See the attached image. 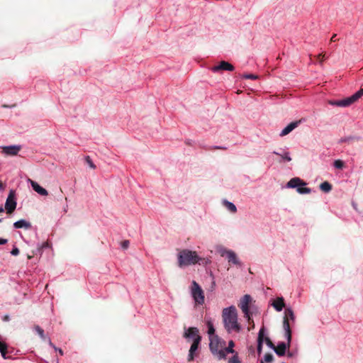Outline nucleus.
<instances>
[{
	"label": "nucleus",
	"mask_w": 363,
	"mask_h": 363,
	"mask_svg": "<svg viewBox=\"0 0 363 363\" xmlns=\"http://www.w3.org/2000/svg\"><path fill=\"white\" fill-rule=\"evenodd\" d=\"M223 203L225 207L228 208V210L230 211V212L235 213L237 211V207L233 203L228 201L227 200H224Z\"/></svg>",
	"instance_id": "26"
},
{
	"label": "nucleus",
	"mask_w": 363,
	"mask_h": 363,
	"mask_svg": "<svg viewBox=\"0 0 363 363\" xmlns=\"http://www.w3.org/2000/svg\"><path fill=\"white\" fill-rule=\"evenodd\" d=\"M251 299L252 298H251L250 295L245 294L242 298L240 305H239L242 313H244V317L247 320H250V316H251V313L250 311V307H249V304L251 301Z\"/></svg>",
	"instance_id": "9"
},
{
	"label": "nucleus",
	"mask_w": 363,
	"mask_h": 363,
	"mask_svg": "<svg viewBox=\"0 0 363 363\" xmlns=\"http://www.w3.org/2000/svg\"><path fill=\"white\" fill-rule=\"evenodd\" d=\"M17 201L16 197V192L13 189H11L9 191L8 197L5 203V209L6 211V213L9 214L12 213L15 211Z\"/></svg>",
	"instance_id": "7"
},
{
	"label": "nucleus",
	"mask_w": 363,
	"mask_h": 363,
	"mask_svg": "<svg viewBox=\"0 0 363 363\" xmlns=\"http://www.w3.org/2000/svg\"><path fill=\"white\" fill-rule=\"evenodd\" d=\"M49 244L48 242H44L41 244H38V251L42 253L43 249L48 248Z\"/></svg>",
	"instance_id": "31"
},
{
	"label": "nucleus",
	"mask_w": 363,
	"mask_h": 363,
	"mask_svg": "<svg viewBox=\"0 0 363 363\" xmlns=\"http://www.w3.org/2000/svg\"><path fill=\"white\" fill-rule=\"evenodd\" d=\"M11 254L13 256H17L19 254V249L14 245L11 251Z\"/></svg>",
	"instance_id": "37"
},
{
	"label": "nucleus",
	"mask_w": 363,
	"mask_h": 363,
	"mask_svg": "<svg viewBox=\"0 0 363 363\" xmlns=\"http://www.w3.org/2000/svg\"><path fill=\"white\" fill-rule=\"evenodd\" d=\"M235 67L233 65L230 64L226 61H222L218 65L214 66L212 68L213 72H217L220 70L233 71Z\"/></svg>",
	"instance_id": "14"
},
{
	"label": "nucleus",
	"mask_w": 363,
	"mask_h": 363,
	"mask_svg": "<svg viewBox=\"0 0 363 363\" xmlns=\"http://www.w3.org/2000/svg\"><path fill=\"white\" fill-rule=\"evenodd\" d=\"M272 153L274 155L280 156V160H279V162L280 163L291 161L290 152L287 150H283V151L281 152L274 150Z\"/></svg>",
	"instance_id": "15"
},
{
	"label": "nucleus",
	"mask_w": 363,
	"mask_h": 363,
	"mask_svg": "<svg viewBox=\"0 0 363 363\" xmlns=\"http://www.w3.org/2000/svg\"><path fill=\"white\" fill-rule=\"evenodd\" d=\"M201 342H199V339L197 338L196 341H194L190 347L189 354L187 356L188 362H191L194 359L195 357L197 356L196 352L199 350V345Z\"/></svg>",
	"instance_id": "13"
},
{
	"label": "nucleus",
	"mask_w": 363,
	"mask_h": 363,
	"mask_svg": "<svg viewBox=\"0 0 363 363\" xmlns=\"http://www.w3.org/2000/svg\"><path fill=\"white\" fill-rule=\"evenodd\" d=\"M8 242V240L5 238H0V245H5Z\"/></svg>",
	"instance_id": "46"
},
{
	"label": "nucleus",
	"mask_w": 363,
	"mask_h": 363,
	"mask_svg": "<svg viewBox=\"0 0 363 363\" xmlns=\"http://www.w3.org/2000/svg\"><path fill=\"white\" fill-rule=\"evenodd\" d=\"M4 211V208H3L2 206H0V213H2Z\"/></svg>",
	"instance_id": "49"
},
{
	"label": "nucleus",
	"mask_w": 363,
	"mask_h": 363,
	"mask_svg": "<svg viewBox=\"0 0 363 363\" xmlns=\"http://www.w3.org/2000/svg\"><path fill=\"white\" fill-rule=\"evenodd\" d=\"M32 227L31 223L25 220V219H21L19 220L16 221L13 223V228L16 229L19 228H25V229H30Z\"/></svg>",
	"instance_id": "18"
},
{
	"label": "nucleus",
	"mask_w": 363,
	"mask_h": 363,
	"mask_svg": "<svg viewBox=\"0 0 363 363\" xmlns=\"http://www.w3.org/2000/svg\"><path fill=\"white\" fill-rule=\"evenodd\" d=\"M4 189V185L3 184L0 182V190H3Z\"/></svg>",
	"instance_id": "48"
},
{
	"label": "nucleus",
	"mask_w": 363,
	"mask_h": 363,
	"mask_svg": "<svg viewBox=\"0 0 363 363\" xmlns=\"http://www.w3.org/2000/svg\"><path fill=\"white\" fill-rule=\"evenodd\" d=\"M288 317L292 320V321H294L295 320V315H294V313L293 311V310L291 308H288L286 309V311H285V316L284 318V320L285 318L288 319ZM289 321V320H287Z\"/></svg>",
	"instance_id": "27"
},
{
	"label": "nucleus",
	"mask_w": 363,
	"mask_h": 363,
	"mask_svg": "<svg viewBox=\"0 0 363 363\" xmlns=\"http://www.w3.org/2000/svg\"><path fill=\"white\" fill-rule=\"evenodd\" d=\"M210 262L209 259L201 257L196 252L190 250H183L178 254V265L181 268L196 264L204 265Z\"/></svg>",
	"instance_id": "2"
},
{
	"label": "nucleus",
	"mask_w": 363,
	"mask_h": 363,
	"mask_svg": "<svg viewBox=\"0 0 363 363\" xmlns=\"http://www.w3.org/2000/svg\"><path fill=\"white\" fill-rule=\"evenodd\" d=\"M320 189L325 193H328L332 190V185L328 182H323L320 184Z\"/></svg>",
	"instance_id": "24"
},
{
	"label": "nucleus",
	"mask_w": 363,
	"mask_h": 363,
	"mask_svg": "<svg viewBox=\"0 0 363 363\" xmlns=\"http://www.w3.org/2000/svg\"><path fill=\"white\" fill-rule=\"evenodd\" d=\"M186 144L190 145V144H191V141H189V140H188V141H186Z\"/></svg>",
	"instance_id": "51"
},
{
	"label": "nucleus",
	"mask_w": 363,
	"mask_h": 363,
	"mask_svg": "<svg viewBox=\"0 0 363 363\" xmlns=\"http://www.w3.org/2000/svg\"><path fill=\"white\" fill-rule=\"evenodd\" d=\"M286 354L289 358H293L297 355V351H288Z\"/></svg>",
	"instance_id": "39"
},
{
	"label": "nucleus",
	"mask_w": 363,
	"mask_h": 363,
	"mask_svg": "<svg viewBox=\"0 0 363 363\" xmlns=\"http://www.w3.org/2000/svg\"><path fill=\"white\" fill-rule=\"evenodd\" d=\"M208 149H213V150H226L227 147L225 146H221V145H213L211 147H209Z\"/></svg>",
	"instance_id": "40"
},
{
	"label": "nucleus",
	"mask_w": 363,
	"mask_h": 363,
	"mask_svg": "<svg viewBox=\"0 0 363 363\" xmlns=\"http://www.w3.org/2000/svg\"><path fill=\"white\" fill-rule=\"evenodd\" d=\"M335 36H336V35H333L332 36V38H331V40H332V41H335Z\"/></svg>",
	"instance_id": "50"
},
{
	"label": "nucleus",
	"mask_w": 363,
	"mask_h": 363,
	"mask_svg": "<svg viewBox=\"0 0 363 363\" xmlns=\"http://www.w3.org/2000/svg\"><path fill=\"white\" fill-rule=\"evenodd\" d=\"M8 345L5 342H0V352L1 351L7 350Z\"/></svg>",
	"instance_id": "38"
},
{
	"label": "nucleus",
	"mask_w": 363,
	"mask_h": 363,
	"mask_svg": "<svg viewBox=\"0 0 363 363\" xmlns=\"http://www.w3.org/2000/svg\"><path fill=\"white\" fill-rule=\"evenodd\" d=\"M45 340L48 342V343L50 345V347H51L53 349L55 347V345L52 343L51 339L49 337H46V340Z\"/></svg>",
	"instance_id": "43"
},
{
	"label": "nucleus",
	"mask_w": 363,
	"mask_h": 363,
	"mask_svg": "<svg viewBox=\"0 0 363 363\" xmlns=\"http://www.w3.org/2000/svg\"><path fill=\"white\" fill-rule=\"evenodd\" d=\"M6 353H7V350H4V351H1V355L2 358L4 359H11V357L7 356Z\"/></svg>",
	"instance_id": "41"
},
{
	"label": "nucleus",
	"mask_w": 363,
	"mask_h": 363,
	"mask_svg": "<svg viewBox=\"0 0 363 363\" xmlns=\"http://www.w3.org/2000/svg\"><path fill=\"white\" fill-rule=\"evenodd\" d=\"M281 363H286V362H281Z\"/></svg>",
	"instance_id": "53"
},
{
	"label": "nucleus",
	"mask_w": 363,
	"mask_h": 363,
	"mask_svg": "<svg viewBox=\"0 0 363 363\" xmlns=\"http://www.w3.org/2000/svg\"><path fill=\"white\" fill-rule=\"evenodd\" d=\"M191 295L196 304L203 305L204 303L205 296L203 291L196 281H193L191 283Z\"/></svg>",
	"instance_id": "5"
},
{
	"label": "nucleus",
	"mask_w": 363,
	"mask_h": 363,
	"mask_svg": "<svg viewBox=\"0 0 363 363\" xmlns=\"http://www.w3.org/2000/svg\"><path fill=\"white\" fill-rule=\"evenodd\" d=\"M267 335V330L264 327H262L258 333L257 341L262 340V342H264L265 337Z\"/></svg>",
	"instance_id": "23"
},
{
	"label": "nucleus",
	"mask_w": 363,
	"mask_h": 363,
	"mask_svg": "<svg viewBox=\"0 0 363 363\" xmlns=\"http://www.w3.org/2000/svg\"><path fill=\"white\" fill-rule=\"evenodd\" d=\"M223 323L228 333H240L242 326L238 320V313L234 306L225 308L222 312Z\"/></svg>",
	"instance_id": "1"
},
{
	"label": "nucleus",
	"mask_w": 363,
	"mask_h": 363,
	"mask_svg": "<svg viewBox=\"0 0 363 363\" xmlns=\"http://www.w3.org/2000/svg\"><path fill=\"white\" fill-rule=\"evenodd\" d=\"M263 342L262 340L257 341V352L258 355H260L262 353Z\"/></svg>",
	"instance_id": "34"
},
{
	"label": "nucleus",
	"mask_w": 363,
	"mask_h": 363,
	"mask_svg": "<svg viewBox=\"0 0 363 363\" xmlns=\"http://www.w3.org/2000/svg\"><path fill=\"white\" fill-rule=\"evenodd\" d=\"M22 145H11L7 146H2V153L5 155L16 156L21 150Z\"/></svg>",
	"instance_id": "11"
},
{
	"label": "nucleus",
	"mask_w": 363,
	"mask_h": 363,
	"mask_svg": "<svg viewBox=\"0 0 363 363\" xmlns=\"http://www.w3.org/2000/svg\"><path fill=\"white\" fill-rule=\"evenodd\" d=\"M30 184L34 191H35L38 194L41 196H47L48 194V191L38 184V182L34 181H30Z\"/></svg>",
	"instance_id": "19"
},
{
	"label": "nucleus",
	"mask_w": 363,
	"mask_h": 363,
	"mask_svg": "<svg viewBox=\"0 0 363 363\" xmlns=\"http://www.w3.org/2000/svg\"><path fill=\"white\" fill-rule=\"evenodd\" d=\"M206 324L208 328L207 333L208 335L211 337L212 335H215L216 330L211 319L207 320Z\"/></svg>",
	"instance_id": "22"
},
{
	"label": "nucleus",
	"mask_w": 363,
	"mask_h": 363,
	"mask_svg": "<svg viewBox=\"0 0 363 363\" xmlns=\"http://www.w3.org/2000/svg\"><path fill=\"white\" fill-rule=\"evenodd\" d=\"M306 183L298 177H294L291 179L286 184V186L289 189H296V191L300 194H310L312 190L310 188L304 187Z\"/></svg>",
	"instance_id": "4"
},
{
	"label": "nucleus",
	"mask_w": 363,
	"mask_h": 363,
	"mask_svg": "<svg viewBox=\"0 0 363 363\" xmlns=\"http://www.w3.org/2000/svg\"><path fill=\"white\" fill-rule=\"evenodd\" d=\"M10 320H11L10 315L8 314H6L2 317V320L4 322H9V321H10Z\"/></svg>",
	"instance_id": "44"
},
{
	"label": "nucleus",
	"mask_w": 363,
	"mask_h": 363,
	"mask_svg": "<svg viewBox=\"0 0 363 363\" xmlns=\"http://www.w3.org/2000/svg\"><path fill=\"white\" fill-rule=\"evenodd\" d=\"M129 241L128 240H124L121 242V247L123 249H127L129 246Z\"/></svg>",
	"instance_id": "42"
},
{
	"label": "nucleus",
	"mask_w": 363,
	"mask_h": 363,
	"mask_svg": "<svg viewBox=\"0 0 363 363\" xmlns=\"http://www.w3.org/2000/svg\"><path fill=\"white\" fill-rule=\"evenodd\" d=\"M184 337L188 340L196 341L197 338L199 339V342L201 341V336L199 335V331L197 328L190 327L184 329Z\"/></svg>",
	"instance_id": "10"
},
{
	"label": "nucleus",
	"mask_w": 363,
	"mask_h": 363,
	"mask_svg": "<svg viewBox=\"0 0 363 363\" xmlns=\"http://www.w3.org/2000/svg\"><path fill=\"white\" fill-rule=\"evenodd\" d=\"M55 351L56 352H58V353L61 355V356H63L64 355V352L62 351V350L61 348H59V347H57L55 346V347L54 348Z\"/></svg>",
	"instance_id": "45"
},
{
	"label": "nucleus",
	"mask_w": 363,
	"mask_h": 363,
	"mask_svg": "<svg viewBox=\"0 0 363 363\" xmlns=\"http://www.w3.org/2000/svg\"><path fill=\"white\" fill-rule=\"evenodd\" d=\"M225 346V342L221 339H220L217 335L215 336V339L213 340H211L209 343V349L211 353L214 355H216L219 359V352Z\"/></svg>",
	"instance_id": "8"
},
{
	"label": "nucleus",
	"mask_w": 363,
	"mask_h": 363,
	"mask_svg": "<svg viewBox=\"0 0 363 363\" xmlns=\"http://www.w3.org/2000/svg\"><path fill=\"white\" fill-rule=\"evenodd\" d=\"M283 328L284 330V335L287 342H279L277 344V347H275L274 351L279 357H283L286 354V350L289 348L291 342V330L290 328L289 322L286 318H285L283 321Z\"/></svg>",
	"instance_id": "3"
},
{
	"label": "nucleus",
	"mask_w": 363,
	"mask_h": 363,
	"mask_svg": "<svg viewBox=\"0 0 363 363\" xmlns=\"http://www.w3.org/2000/svg\"><path fill=\"white\" fill-rule=\"evenodd\" d=\"M85 160H86L87 164L89 165V167L91 168H92V169H95L96 168L95 164H94V162H92V160H91L89 156H86L85 157Z\"/></svg>",
	"instance_id": "36"
},
{
	"label": "nucleus",
	"mask_w": 363,
	"mask_h": 363,
	"mask_svg": "<svg viewBox=\"0 0 363 363\" xmlns=\"http://www.w3.org/2000/svg\"><path fill=\"white\" fill-rule=\"evenodd\" d=\"M352 207L354 208V209L357 210V203H354V201H352Z\"/></svg>",
	"instance_id": "47"
},
{
	"label": "nucleus",
	"mask_w": 363,
	"mask_h": 363,
	"mask_svg": "<svg viewBox=\"0 0 363 363\" xmlns=\"http://www.w3.org/2000/svg\"><path fill=\"white\" fill-rule=\"evenodd\" d=\"M272 306L277 311H281L285 306L284 298L282 296L277 298L273 302Z\"/></svg>",
	"instance_id": "20"
},
{
	"label": "nucleus",
	"mask_w": 363,
	"mask_h": 363,
	"mask_svg": "<svg viewBox=\"0 0 363 363\" xmlns=\"http://www.w3.org/2000/svg\"><path fill=\"white\" fill-rule=\"evenodd\" d=\"M354 137L353 136H347V137H342L341 138L339 141H338V143L339 144H342V143H348L352 140H354Z\"/></svg>",
	"instance_id": "30"
},
{
	"label": "nucleus",
	"mask_w": 363,
	"mask_h": 363,
	"mask_svg": "<svg viewBox=\"0 0 363 363\" xmlns=\"http://www.w3.org/2000/svg\"><path fill=\"white\" fill-rule=\"evenodd\" d=\"M228 363H242L237 352L228 359Z\"/></svg>",
	"instance_id": "28"
},
{
	"label": "nucleus",
	"mask_w": 363,
	"mask_h": 363,
	"mask_svg": "<svg viewBox=\"0 0 363 363\" xmlns=\"http://www.w3.org/2000/svg\"><path fill=\"white\" fill-rule=\"evenodd\" d=\"M299 124L298 121H294L290 123L287 125L279 133V136L283 137L288 134H289L292 130H294Z\"/></svg>",
	"instance_id": "16"
},
{
	"label": "nucleus",
	"mask_w": 363,
	"mask_h": 363,
	"mask_svg": "<svg viewBox=\"0 0 363 363\" xmlns=\"http://www.w3.org/2000/svg\"><path fill=\"white\" fill-rule=\"evenodd\" d=\"M363 96V88L358 90L357 92H355L354 94H352L350 96H348L349 101L350 104L352 105L353 103H354L356 101H357L360 97Z\"/></svg>",
	"instance_id": "21"
},
{
	"label": "nucleus",
	"mask_w": 363,
	"mask_h": 363,
	"mask_svg": "<svg viewBox=\"0 0 363 363\" xmlns=\"http://www.w3.org/2000/svg\"><path fill=\"white\" fill-rule=\"evenodd\" d=\"M2 220H3L2 218H0V222H1V221H2Z\"/></svg>",
	"instance_id": "52"
},
{
	"label": "nucleus",
	"mask_w": 363,
	"mask_h": 363,
	"mask_svg": "<svg viewBox=\"0 0 363 363\" xmlns=\"http://www.w3.org/2000/svg\"><path fill=\"white\" fill-rule=\"evenodd\" d=\"M234 346V342L233 340H230L228 342V346H224L223 348H221V350L219 352V359H225L227 354H235L236 352L233 350Z\"/></svg>",
	"instance_id": "12"
},
{
	"label": "nucleus",
	"mask_w": 363,
	"mask_h": 363,
	"mask_svg": "<svg viewBox=\"0 0 363 363\" xmlns=\"http://www.w3.org/2000/svg\"><path fill=\"white\" fill-rule=\"evenodd\" d=\"M242 78L244 79H257L258 78V76L253 74H245L242 76Z\"/></svg>",
	"instance_id": "33"
},
{
	"label": "nucleus",
	"mask_w": 363,
	"mask_h": 363,
	"mask_svg": "<svg viewBox=\"0 0 363 363\" xmlns=\"http://www.w3.org/2000/svg\"><path fill=\"white\" fill-rule=\"evenodd\" d=\"M264 342H266L268 347L270 349L274 350H275V345L272 343V342L270 340V339L268 337H265Z\"/></svg>",
	"instance_id": "32"
},
{
	"label": "nucleus",
	"mask_w": 363,
	"mask_h": 363,
	"mask_svg": "<svg viewBox=\"0 0 363 363\" xmlns=\"http://www.w3.org/2000/svg\"><path fill=\"white\" fill-rule=\"evenodd\" d=\"M219 253L221 257H225L229 263H232L233 264L238 267L242 266L241 262L234 251L222 248L219 250Z\"/></svg>",
	"instance_id": "6"
},
{
	"label": "nucleus",
	"mask_w": 363,
	"mask_h": 363,
	"mask_svg": "<svg viewBox=\"0 0 363 363\" xmlns=\"http://www.w3.org/2000/svg\"><path fill=\"white\" fill-rule=\"evenodd\" d=\"M33 330L40 336L43 340L45 341L47 336L45 335L43 328H41L39 325H35L33 327Z\"/></svg>",
	"instance_id": "25"
},
{
	"label": "nucleus",
	"mask_w": 363,
	"mask_h": 363,
	"mask_svg": "<svg viewBox=\"0 0 363 363\" xmlns=\"http://www.w3.org/2000/svg\"><path fill=\"white\" fill-rule=\"evenodd\" d=\"M274 357L272 354L267 353L264 356V361L266 362H271L273 360Z\"/></svg>",
	"instance_id": "35"
},
{
	"label": "nucleus",
	"mask_w": 363,
	"mask_h": 363,
	"mask_svg": "<svg viewBox=\"0 0 363 363\" xmlns=\"http://www.w3.org/2000/svg\"><path fill=\"white\" fill-rule=\"evenodd\" d=\"M328 103L331 106L338 107H348L351 105L347 97L341 100H331Z\"/></svg>",
	"instance_id": "17"
},
{
	"label": "nucleus",
	"mask_w": 363,
	"mask_h": 363,
	"mask_svg": "<svg viewBox=\"0 0 363 363\" xmlns=\"http://www.w3.org/2000/svg\"><path fill=\"white\" fill-rule=\"evenodd\" d=\"M333 166L336 169H341L344 167V162L341 160H336L333 163Z\"/></svg>",
	"instance_id": "29"
}]
</instances>
